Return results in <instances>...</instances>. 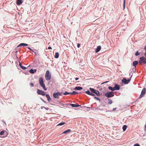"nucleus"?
Returning a JSON list of instances; mask_svg holds the SVG:
<instances>
[{
	"label": "nucleus",
	"instance_id": "nucleus-1",
	"mask_svg": "<svg viewBox=\"0 0 146 146\" xmlns=\"http://www.w3.org/2000/svg\"><path fill=\"white\" fill-rule=\"evenodd\" d=\"M39 82L40 85L43 88L44 90H46L47 88L45 87V85L44 83L42 77H40L39 78Z\"/></svg>",
	"mask_w": 146,
	"mask_h": 146
},
{
	"label": "nucleus",
	"instance_id": "nucleus-2",
	"mask_svg": "<svg viewBox=\"0 0 146 146\" xmlns=\"http://www.w3.org/2000/svg\"><path fill=\"white\" fill-rule=\"evenodd\" d=\"M45 78L47 80H49L51 78L50 74L48 70H47L46 73L45 75Z\"/></svg>",
	"mask_w": 146,
	"mask_h": 146
},
{
	"label": "nucleus",
	"instance_id": "nucleus-3",
	"mask_svg": "<svg viewBox=\"0 0 146 146\" xmlns=\"http://www.w3.org/2000/svg\"><path fill=\"white\" fill-rule=\"evenodd\" d=\"M114 93L113 92H109L105 93V96L108 98L112 97L114 96Z\"/></svg>",
	"mask_w": 146,
	"mask_h": 146
},
{
	"label": "nucleus",
	"instance_id": "nucleus-4",
	"mask_svg": "<svg viewBox=\"0 0 146 146\" xmlns=\"http://www.w3.org/2000/svg\"><path fill=\"white\" fill-rule=\"evenodd\" d=\"M139 63L141 65L142 63L145 64L146 63V58L144 57H141L140 58Z\"/></svg>",
	"mask_w": 146,
	"mask_h": 146
},
{
	"label": "nucleus",
	"instance_id": "nucleus-5",
	"mask_svg": "<svg viewBox=\"0 0 146 146\" xmlns=\"http://www.w3.org/2000/svg\"><path fill=\"white\" fill-rule=\"evenodd\" d=\"M61 93H60L59 92H58L55 93H54L53 94V97L55 98H58L59 96L61 95Z\"/></svg>",
	"mask_w": 146,
	"mask_h": 146
},
{
	"label": "nucleus",
	"instance_id": "nucleus-6",
	"mask_svg": "<svg viewBox=\"0 0 146 146\" xmlns=\"http://www.w3.org/2000/svg\"><path fill=\"white\" fill-rule=\"evenodd\" d=\"M37 93L38 94L41 95L43 96H45V92H44L39 89H37Z\"/></svg>",
	"mask_w": 146,
	"mask_h": 146
},
{
	"label": "nucleus",
	"instance_id": "nucleus-7",
	"mask_svg": "<svg viewBox=\"0 0 146 146\" xmlns=\"http://www.w3.org/2000/svg\"><path fill=\"white\" fill-rule=\"evenodd\" d=\"M130 79L127 80L125 78H123L122 80V82L125 84H127L130 81Z\"/></svg>",
	"mask_w": 146,
	"mask_h": 146
},
{
	"label": "nucleus",
	"instance_id": "nucleus-8",
	"mask_svg": "<svg viewBox=\"0 0 146 146\" xmlns=\"http://www.w3.org/2000/svg\"><path fill=\"white\" fill-rule=\"evenodd\" d=\"M146 89L145 88H144L142 90L140 96L139 98H141L143 96L145 95V93Z\"/></svg>",
	"mask_w": 146,
	"mask_h": 146
},
{
	"label": "nucleus",
	"instance_id": "nucleus-9",
	"mask_svg": "<svg viewBox=\"0 0 146 146\" xmlns=\"http://www.w3.org/2000/svg\"><path fill=\"white\" fill-rule=\"evenodd\" d=\"M23 3V0H17L16 3L17 5H19Z\"/></svg>",
	"mask_w": 146,
	"mask_h": 146
},
{
	"label": "nucleus",
	"instance_id": "nucleus-10",
	"mask_svg": "<svg viewBox=\"0 0 146 146\" xmlns=\"http://www.w3.org/2000/svg\"><path fill=\"white\" fill-rule=\"evenodd\" d=\"M114 87L115 90H118L120 89L119 86L117 84H115Z\"/></svg>",
	"mask_w": 146,
	"mask_h": 146
},
{
	"label": "nucleus",
	"instance_id": "nucleus-11",
	"mask_svg": "<svg viewBox=\"0 0 146 146\" xmlns=\"http://www.w3.org/2000/svg\"><path fill=\"white\" fill-rule=\"evenodd\" d=\"M70 105L72 107H78L81 106L78 104H70Z\"/></svg>",
	"mask_w": 146,
	"mask_h": 146
},
{
	"label": "nucleus",
	"instance_id": "nucleus-12",
	"mask_svg": "<svg viewBox=\"0 0 146 146\" xmlns=\"http://www.w3.org/2000/svg\"><path fill=\"white\" fill-rule=\"evenodd\" d=\"M27 45H28V44H27L24 43H21L19 45H18L17 46V47L19 48V47H20L21 46H27Z\"/></svg>",
	"mask_w": 146,
	"mask_h": 146
},
{
	"label": "nucleus",
	"instance_id": "nucleus-13",
	"mask_svg": "<svg viewBox=\"0 0 146 146\" xmlns=\"http://www.w3.org/2000/svg\"><path fill=\"white\" fill-rule=\"evenodd\" d=\"M46 96L47 98L48 101L49 102L51 99L50 96L48 94H47L46 95Z\"/></svg>",
	"mask_w": 146,
	"mask_h": 146
},
{
	"label": "nucleus",
	"instance_id": "nucleus-14",
	"mask_svg": "<svg viewBox=\"0 0 146 146\" xmlns=\"http://www.w3.org/2000/svg\"><path fill=\"white\" fill-rule=\"evenodd\" d=\"M101 49V47L100 46H98L97 47V48L96 50V52H99Z\"/></svg>",
	"mask_w": 146,
	"mask_h": 146
},
{
	"label": "nucleus",
	"instance_id": "nucleus-15",
	"mask_svg": "<svg viewBox=\"0 0 146 146\" xmlns=\"http://www.w3.org/2000/svg\"><path fill=\"white\" fill-rule=\"evenodd\" d=\"M71 132V130L70 129H68V130H67L64 131L62 133V134H65L66 133H69Z\"/></svg>",
	"mask_w": 146,
	"mask_h": 146
},
{
	"label": "nucleus",
	"instance_id": "nucleus-16",
	"mask_svg": "<svg viewBox=\"0 0 146 146\" xmlns=\"http://www.w3.org/2000/svg\"><path fill=\"white\" fill-rule=\"evenodd\" d=\"M36 69L33 70V69H31L29 70V72L31 73H34L35 72H36Z\"/></svg>",
	"mask_w": 146,
	"mask_h": 146
},
{
	"label": "nucleus",
	"instance_id": "nucleus-17",
	"mask_svg": "<svg viewBox=\"0 0 146 146\" xmlns=\"http://www.w3.org/2000/svg\"><path fill=\"white\" fill-rule=\"evenodd\" d=\"M82 88H83L82 87L80 86H78L75 87L74 89V90H82Z\"/></svg>",
	"mask_w": 146,
	"mask_h": 146
},
{
	"label": "nucleus",
	"instance_id": "nucleus-18",
	"mask_svg": "<svg viewBox=\"0 0 146 146\" xmlns=\"http://www.w3.org/2000/svg\"><path fill=\"white\" fill-rule=\"evenodd\" d=\"M19 65L20 66L21 68L25 70L26 69V68L25 67L22 65L20 62L19 63Z\"/></svg>",
	"mask_w": 146,
	"mask_h": 146
},
{
	"label": "nucleus",
	"instance_id": "nucleus-19",
	"mask_svg": "<svg viewBox=\"0 0 146 146\" xmlns=\"http://www.w3.org/2000/svg\"><path fill=\"white\" fill-rule=\"evenodd\" d=\"M94 93H95L97 96H99L100 95L99 92L97 90H96Z\"/></svg>",
	"mask_w": 146,
	"mask_h": 146
},
{
	"label": "nucleus",
	"instance_id": "nucleus-20",
	"mask_svg": "<svg viewBox=\"0 0 146 146\" xmlns=\"http://www.w3.org/2000/svg\"><path fill=\"white\" fill-rule=\"evenodd\" d=\"M59 57V53L58 52H56L54 55V57L55 58H57Z\"/></svg>",
	"mask_w": 146,
	"mask_h": 146
},
{
	"label": "nucleus",
	"instance_id": "nucleus-21",
	"mask_svg": "<svg viewBox=\"0 0 146 146\" xmlns=\"http://www.w3.org/2000/svg\"><path fill=\"white\" fill-rule=\"evenodd\" d=\"M108 88L110 90H111L112 91H113L115 90L114 87H112L111 86H109Z\"/></svg>",
	"mask_w": 146,
	"mask_h": 146
},
{
	"label": "nucleus",
	"instance_id": "nucleus-22",
	"mask_svg": "<svg viewBox=\"0 0 146 146\" xmlns=\"http://www.w3.org/2000/svg\"><path fill=\"white\" fill-rule=\"evenodd\" d=\"M89 89L90 90L91 92L93 93H94L95 92L96 90L92 88H90Z\"/></svg>",
	"mask_w": 146,
	"mask_h": 146
},
{
	"label": "nucleus",
	"instance_id": "nucleus-23",
	"mask_svg": "<svg viewBox=\"0 0 146 146\" xmlns=\"http://www.w3.org/2000/svg\"><path fill=\"white\" fill-rule=\"evenodd\" d=\"M138 63V62L137 61H135L133 62V65L134 66H135Z\"/></svg>",
	"mask_w": 146,
	"mask_h": 146
},
{
	"label": "nucleus",
	"instance_id": "nucleus-24",
	"mask_svg": "<svg viewBox=\"0 0 146 146\" xmlns=\"http://www.w3.org/2000/svg\"><path fill=\"white\" fill-rule=\"evenodd\" d=\"M127 127V126L125 125H124L123 126L122 129L123 131H125Z\"/></svg>",
	"mask_w": 146,
	"mask_h": 146
},
{
	"label": "nucleus",
	"instance_id": "nucleus-25",
	"mask_svg": "<svg viewBox=\"0 0 146 146\" xmlns=\"http://www.w3.org/2000/svg\"><path fill=\"white\" fill-rule=\"evenodd\" d=\"M108 100V104H112L113 102L110 99H109Z\"/></svg>",
	"mask_w": 146,
	"mask_h": 146
},
{
	"label": "nucleus",
	"instance_id": "nucleus-26",
	"mask_svg": "<svg viewBox=\"0 0 146 146\" xmlns=\"http://www.w3.org/2000/svg\"><path fill=\"white\" fill-rule=\"evenodd\" d=\"M65 123L63 122H62L60 123H59L57 125V126H60V125H62Z\"/></svg>",
	"mask_w": 146,
	"mask_h": 146
},
{
	"label": "nucleus",
	"instance_id": "nucleus-27",
	"mask_svg": "<svg viewBox=\"0 0 146 146\" xmlns=\"http://www.w3.org/2000/svg\"><path fill=\"white\" fill-rule=\"evenodd\" d=\"M86 93L87 94L90 95V94H92V92H91L89 90H88L86 92Z\"/></svg>",
	"mask_w": 146,
	"mask_h": 146
},
{
	"label": "nucleus",
	"instance_id": "nucleus-28",
	"mask_svg": "<svg viewBox=\"0 0 146 146\" xmlns=\"http://www.w3.org/2000/svg\"><path fill=\"white\" fill-rule=\"evenodd\" d=\"M5 131H0V135H3L5 132Z\"/></svg>",
	"mask_w": 146,
	"mask_h": 146
},
{
	"label": "nucleus",
	"instance_id": "nucleus-29",
	"mask_svg": "<svg viewBox=\"0 0 146 146\" xmlns=\"http://www.w3.org/2000/svg\"><path fill=\"white\" fill-rule=\"evenodd\" d=\"M64 95H66L69 94H71V93H68L66 91L63 94Z\"/></svg>",
	"mask_w": 146,
	"mask_h": 146
},
{
	"label": "nucleus",
	"instance_id": "nucleus-30",
	"mask_svg": "<svg viewBox=\"0 0 146 146\" xmlns=\"http://www.w3.org/2000/svg\"><path fill=\"white\" fill-rule=\"evenodd\" d=\"M78 94V93L75 91H73L71 93V94Z\"/></svg>",
	"mask_w": 146,
	"mask_h": 146
},
{
	"label": "nucleus",
	"instance_id": "nucleus-31",
	"mask_svg": "<svg viewBox=\"0 0 146 146\" xmlns=\"http://www.w3.org/2000/svg\"><path fill=\"white\" fill-rule=\"evenodd\" d=\"M140 53L138 52H137L135 54V55L136 56L139 55Z\"/></svg>",
	"mask_w": 146,
	"mask_h": 146
},
{
	"label": "nucleus",
	"instance_id": "nucleus-32",
	"mask_svg": "<svg viewBox=\"0 0 146 146\" xmlns=\"http://www.w3.org/2000/svg\"><path fill=\"white\" fill-rule=\"evenodd\" d=\"M125 3H123V9H125Z\"/></svg>",
	"mask_w": 146,
	"mask_h": 146
},
{
	"label": "nucleus",
	"instance_id": "nucleus-33",
	"mask_svg": "<svg viewBox=\"0 0 146 146\" xmlns=\"http://www.w3.org/2000/svg\"><path fill=\"white\" fill-rule=\"evenodd\" d=\"M134 146H140L139 144H135L134 145Z\"/></svg>",
	"mask_w": 146,
	"mask_h": 146
},
{
	"label": "nucleus",
	"instance_id": "nucleus-34",
	"mask_svg": "<svg viewBox=\"0 0 146 146\" xmlns=\"http://www.w3.org/2000/svg\"><path fill=\"white\" fill-rule=\"evenodd\" d=\"M94 98L95 99H96V100H100V99L98 98H97L96 97H94Z\"/></svg>",
	"mask_w": 146,
	"mask_h": 146
},
{
	"label": "nucleus",
	"instance_id": "nucleus-35",
	"mask_svg": "<svg viewBox=\"0 0 146 146\" xmlns=\"http://www.w3.org/2000/svg\"><path fill=\"white\" fill-rule=\"evenodd\" d=\"M30 85L31 86V87H33L34 86V84L33 83H31L30 84Z\"/></svg>",
	"mask_w": 146,
	"mask_h": 146
},
{
	"label": "nucleus",
	"instance_id": "nucleus-36",
	"mask_svg": "<svg viewBox=\"0 0 146 146\" xmlns=\"http://www.w3.org/2000/svg\"><path fill=\"white\" fill-rule=\"evenodd\" d=\"M80 44L79 43H78V44H77V47L78 48H79L80 47Z\"/></svg>",
	"mask_w": 146,
	"mask_h": 146
},
{
	"label": "nucleus",
	"instance_id": "nucleus-37",
	"mask_svg": "<svg viewBox=\"0 0 146 146\" xmlns=\"http://www.w3.org/2000/svg\"><path fill=\"white\" fill-rule=\"evenodd\" d=\"M60 105L62 106H64V104L62 103H60Z\"/></svg>",
	"mask_w": 146,
	"mask_h": 146
},
{
	"label": "nucleus",
	"instance_id": "nucleus-38",
	"mask_svg": "<svg viewBox=\"0 0 146 146\" xmlns=\"http://www.w3.org/2000/svg\"><path fill=\"white\" fill-rule=\"evenodd\" d=\"M117 109V108H113V111H115V110H116Z\"/></svg>",
	"mask_w": 146,
	"mask_h": 146
},
{
	"label": "nucleus",
	"instance_id": "nucleus-39",
	"mask_svg": "<svg viewBox=\"0 0 146 146\" xmlns=\"http://www.w3.org/2000/svg\"><path fill=\"white\" fill-rule=\"evenodd\" d=\"M90 96H95V95L94 94H92H92H90Z\"/></svg>",
	"mask_w": 146,
	"mask_h": 146
},
{
	"label": "nucleus",
	"instance_id": "nucleus-40",
	"mask_svg": "<svg viewBox=\"0 0 146 146\" xmlns=\"http://www.w3.org/2000/svg\"><path fill=\"white\" fill-rule=\"evenodd\" d=\"M48 49H52V48L51 47H48Z\"/></svg>",
	"mask_w": 146,
	"mask_h": 146
},
{
	"label": "nucleus",
	"instance_id": "nucleus-41",
	"mask_svg": "<svg viewBox=\"0 0 146 146\" xmlns=\"http://www.w3.org/2000/svg\"><path fill=\"white\" fill-rule=\"evenodd\" d=\"M75 79L76 80H77L79 79V78L77 77Z\"/></svg>",
	"mask_w": 146,
	"mask_h": 146
},
{
	"label": "nucleus",
	"instance_id": "nucleus-42",
	"mask_svg": "<svg viewBox=\"0 0 146 146\" xmlns=\"http://www.w3.org/2000/svg\"><path fill=\"white\" fill-rule=\"evenodd\" d=\"M145 130L146 131V124H145Z\"/></svg>",
	"mask_w": 146,
	"mask_h": 146
},
{
	"label": "nucleus",
	"instance_id": "nucleus-43",
	"mask_svg": "<svg viewBox=\"0 0 146 146\" xmlns=\"http://www.w3.org/2000/svg\"><path fill=\"white\" fill-rule=\"evenodd\" d=\"M27 48H28V49H29V50H31V48H30V47H28Z\"/></svg>",
	"mask_w": 146,
	"mask_h": 146
},
{
	"label": "nucleus",
	"instance_id": "nucleus-44",
	"mask_svg": "<svg viewBox=\"0 0 146 146\" xmlns=\"http://www.w3.org/2000/svg\"><path fill=\"white\" fill-rule=\"evenodd\" d=\"M144 49L146 50V45L145 46Z\"/></svg>",
	"mask_w": 146,
	"mask_h": 146
},
{
	"label": "nucleus",
	"instance_id": "nucleus-45",
	"mask_svg": "<svg viewBox=\"0 0 146 146\" xmlns=\"http://www.w3.org/2000/svg\"><path fill=\"white\" fill-rule=\"evenodd\" d=\"M123 3H125V0H123Z\"/></svg>",
	"mask_w": 146,
	"mask_h": 146
}]
</instances>
